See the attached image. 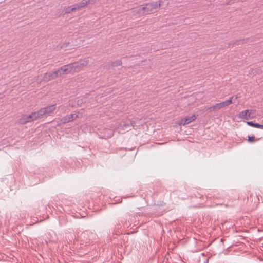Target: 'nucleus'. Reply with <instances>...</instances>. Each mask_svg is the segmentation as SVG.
Here are the masks:
<instances>
[{"label": "nucleus", "mask_w": 263, "mask_h": 263, "mask_svg": "<svg viewBox=\"0 0 263 263\" xmlns=\"http://www.w3.org/2000/svg\"><path fill=\"white\" fill-rule=\"evenodd\" d=\"M247 123L248 125H249L251 126L263 129V125L259 124L258 123H255L252 121H248L247 122Z\"/></svg>", "instance_id": "12"}, {"label": "nucleus", "mask_w": 263, "mask_h": 263, "mask_svg": "<svg viewBox=\"0 0 263 263\" xmlns=\"http://www.w3.org/2000/svg\"><path fill=\"white\" fill-rule=\"evenodd\" d=\"M88 63L89 60L88 59L86 58L70 64L71 65L73 71L79 72L81 71L83 67L86 66Z\"/></svg>", "instance_id": "2"}, {"label": "nucleus", "mask_w": 263, "mask_h": 263, "mask_svg": "<svg viewBox=\"0 0 263 263\" xmlns=\"http://www.w3.org/2000/svg\"><path fill=\"white\" fill-rule=\"evenodd\" d=\"M39 119L38 117V115L37 114L36 111L32 112L30 115H24L21 118H20L18 120V123L20 124H25L27 123Z\"/></svg>", "instance_id": "3"}, {"label": "nucleus", "mask_w": 263, "mask_h": 263, "mask_svg": "<svg viewBox=\"0 0 263 263\" xmlns=\"http://www.w3.org/2000/svg\"><path fill=\"white\" fill-rule=\"evenodd\" d=\"M58 72L59 76L64 74H67L73 71L71 64L64 65L60 68L58 69Z\"/></svg>", "instance_id": "5"}, {"label": "nucleus", "mask_w": 263, "mask_h": 263, "mask_svg": "<svg viewBox=\"0 0 263 263\" xmlns=\"http://www.w3.org/2000/svg\"><path fill=\"white\" fill-rule=\"evenodd\" d=\"M233 97H231L229 100H227L225 101L217 103L216 104V106L217 109H220L222 108H224L226 106L230 105V104L234 103V102H233Z\"/></svg>", "instance_id": "8"}, {"label": "nucleus", "mask_w": 263, "mask_h": 263, "mask_svg": "<svg viewBox=\"0 0 263 263\" xmlns=\"http://www.w3.org/2000/svg\"><path fill=\"white\" fill-rule=\"evenodd\" d=\"M244 42H245V40L243 39V40H240L237 41L235 43V44H236L237 45H239V44H243Z\"/></svg>", "instance_id": "19"}, {"label": "nucleus", "mask_w": 263, "mask_h": 263, "mask_svg": "<svg viewBox=\"0 0 263 263\" xmlns=\"http://www.w3.org/2000/svg\"><path fill=\"white\" fill-rule=\"evenodd\" d=\"M107 132V135H103L102 138L104 139L109 138L113 136L114 132L111 129H107L106 130Z\"/></svg>", "instance_id": "13"}, {"label": "nucleus", "mask_w": 263, "mask_h": 263, "mask_svg": "<svg viewBox=\"0 0 263 263\" xmlns=\"http://www.w3.org/2000/svg\"><path fill=\"white\" fill-rule=\"evenodd\" d=\"M208 261H209V259H206L205 260V261H204V263H208Z\"/></svg>", "instance_id": "21"}, {"label": "nucleus", "mask_w": 263, "mask_h": 263, "mask_svg": "<svg viewBox=\"0 0 263 263\" xmlns=\"http://www.w3.org/2000/svg\"><path fill=\"white\" fill-rule=\"evenodd\" d=\"M216 106V104L213 105V106H212L208 108V110L210 111H213V110H218L217 107H215Z\"/></svg>", "instance_id": "18"}, {"label": "nucleus", "mask_w": 263, "mask_h": 263, "mask_svg": "<svg viewBox=\"0 0 263 263\" xmlns=\"http://www.w3.org/2000/svg\"><path fill=\"white\" fill-rule=\"evenodd\" d=\"M239 117L244 120L250 119V116L249 113V109L241 111L239 114Z\"/></svg>", "instance_id": "10"}, {"label": "nucleus", "mask_w": 263, "mask_h": 263, "mask_svg": "<svg viewBox=\"0 0 263 263\" xmlns=\"http://www.w3.org/2000/svg\"><path fill=\"white\" fill-rule=\"evenodd\" d=\"M248 141L250 143H252L255 141V137L253 135L248 136Z\"/></svg>", "instance_id": "17"}, {"label": "nucleus", "mask_w": 263, "mask_h": 263, "mask_svg": "<svg viewBox=\"0 0 263 263\" xmlns=\"http://www.w3.org/2000/svg\"><path fill=\"white\" fill-rule=\"evenodd\" d=\"M58 72H58V70H57L51 72L46 73L44 74L43 79L45 81H49L51 80L54 79L56 78L59 77Z\"/></svg>", "instance_id": "6"}, {"label": "nucleus", "mask_w": 263, "mask_h": 263, "mask_svg": "<svg viewBox=\"0 0 263 263\" xmlns=\"http://www.w3.org/2000/svg\"><path fill=\"white\" fill-rule=\"evenodd\" d=\"M249 113L250 116V119H253L256 115V110L255 109H249Z\"/></svg>", "instance_id": "15"}, {"label": "nucleus", "mask_w": 263, "mask_h": 263, "mask_svg": "<svg viewBox=\"0 0 263 263\" xmlns=\"http://www.w3.org/2000/svg\"><path fill=\"white\" fill-rule=\"evenodd\" d=\"M162 1L153 2L151 3H147L143 6H140L135 8V11H137V13L145 14H150L157 10L161 6Z\"/></svg>", "instance_id": "1"}, {"label": "nucleus", "mask_w": 263, "mask_h": 263, "mask_svg": "<svg viewBox=\"0 0 263 263\" xmlns=\"http://www.w3.org/2000/svg\"><path fill=\"white\" fill-rule=\"evenodd\" d=\"M197 118V116L195 115H193L191 116H186L184 118H182L179 121V124L182 125H185L190 123L191 122L195 120Z\"/></svg>", "instance_id": "7"}, {"label": "nucleus", "mask_w": 263, "mask_h": 263, "mask_svg": "<svg viewBox=\"0 0 263 263\" xmlns=\"http://www.w3.org/2000/svg\"><path fill=\"white\" fill-rule=\"evenodd\" d=\"M87 6V3L85 2H81L79 3L76 4L74 5V8H76V10H80L81 8H83Z\"/></svg>", "instance_id": "11"}, {"label": "nucleus", "mask_w": 263, "mask_h": 263, "mask_svg": "<svg viewBox=\"0 0 263 263\" xmlns=\"http://www.w3.org/2000/svg\"><path fill=\"white\" fill-rule=\"evenodd\" d=\"M65 13H70L73 11H76V8L74 5L68 7L65 9Z\"/></svg>", "instance_id": "14"}, {"label": "nucleus", "mask_w": 263, "mask_h": 263, "mask_svg": "<svg viewBox=\"0 0 263 263\" xmlns=\"http://www.w3.org/2000/svg\"><path fill=\"white\" fill-rule=\"evenodd\" d=\"M85 3H87V5L88 4H92L95 3V0H88L85 1Z\"/></svg>", "instance_id": "20"}, {"label": "nucleus", "mask_w": 263, "mask_h": 263, "mask_svg": "<svg viewBox=\"0 0 263 263\" xmlns=\"http://www.w3.org/2000/svg\"><path fill=\"white\" fill-rule=\"evenodd\" d=\"M122 61L121 60H117L112 63L113 66H119L122 64Z\"/></svg>", "instance_id": "16"}, {"label": "nucleus", "mask_w": 263, "mask_h": 263, "mask_svg": "<svg viewBox=\"0 0 263 263\" xmlns=\"http://www.w3.org/2000/svg\"><path fill=\"white\" fill-rule=\"evenodd\" d=\"M55 104H53L41 108L36 111L39 118L41 119L43 118L44 115H49L55 109Z\"/></svg>", "instance_id": "4"}, {"label": "nucleus", "mask_w": 263, "mask_h": 263, "mask_svg": "<svg viewBox=\"0 0 263 263\" xmlns=\"http://www.w3.org/2000/svg\"><path fill=\"white\" fill-rule=\"evenodd\" d=\"M78 117V115L75 114H71L68 116H65L60 119L61 123L65 124L72 121Z\"/></svg>", "instance_id": "9"}]
</instances>
